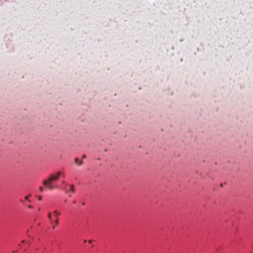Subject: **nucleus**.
<instances>
[{
    "mask_svg": "<svg viewBox=\"0 0 253 253\" xmlns=\"http://www.w3.org/2000/svg\"><path fill=\"white\" fill-rule=\"evenodd\" d=\"M60 176L64 177L63 173L61 171L57 172L56 174H51L47 180L43 181V184L49 190L58 188V185L53 181L57 180Z\"/></svg>",
    "mask_w": 253,
    "mask_h": 253,
    "instance_id": "nucleus-1",
    "label": "nucleus"
},
{
    "mask_svg": "<svg viewBox=\"0 0 253 253\" xmlns=\"http://www.w3.org/2000/svg\"><path fill=\"white\" fill-rule=\"evenodd\" d=\"M75 163L78 164L79 166H81L83 164V162L82 161L79 162L78 158H76L75 159Z\"/></svg>",
    "mask_w": 253,
    "mask_h": 253,
    "instance_id": "nucleus-2",
    "label": "nucleus"
},
{
    "mask_svg": "<svg viewBox=\"0 0 253 253\" xmlns=\"http://www.w3.org/2000/svg\"><path fill=\"white\" fill-rule=\"evenodd\" d=\"M58 224V218L57 217L56 219V221H55L54 222V224L52 225V228L53 229H54L55 227L56 226H57Z\"/></svg>",
    "mask_w": 253,
    "mask_h": 253,
    "instance_id": "nucleus-3",
    "label": "nucleus"
},
{
    "mask_svg": "<svg viewBox=\"0 0 253 253\" xmlns=\"http://www.w3.org/2000/svg\"><path fill=\"white\" fill-rule=\"evenodd\" d=\"M70 187H71L70 190H71V192L74 193L75 192V189L74 187V185H70Z\"/></svg>",
    "mask_w": 253,
    "mask_h": 253,
    "instance_id": "nucleus-4",
    "label": "nucleus"
},
{
    "mask_svg": "<svg viewBox=\"0 0 253 253\" xmlns=\"http://www.w3.org/2000/svg\"><path fill=\"white\" fill-rule=\"evenodd\" d=\"M47 217L48 218H49V220H51V213L49 212L47 214Z\"/></svg>",
    "mask_w": 253,
    "mask_h": 253,
    "instance_id": "nucleus-5",
    "label": "nucleus"
},
{
    "mask_svg": "<svg viewBox=\"0 0 253 253\" xmlns=\"http://www.w3.org/2000/svg\"><path fill=\"white\" fill-rule=\"evenodd\" d=\"M54 213L55 214L56 216L60 214V213L57 211H54Z\"/></svg>",
    "mask_w": 253,
    "mask_h": 253,
    "instance_id": "nucleus-6",
    "label": "nucleus"
},
{
    "mask_svg": "<svg viewBox=\"0 0 253 253\" xmlns=\"http://www.w3.org/2000/svg\"><path fill=\"white\" fill-rule=\"evenodd\" d=\"M39 189L41 192L43 191V188L42 187H40Z\"/></svg>",
    "mask_w": 253,
    "mask_h": 253,
    "instance_id": "nucleus-7",
    "label": "nucleus"
},
{
    "mask_svg": "<svg viewBox=\"0 0 253 253\" xmlns=\"http://www.w3.org/2000/svg\"><path fill=\"white\" fill-rule=\"evenodd\" d=\"M30 196H31V195H30L29 196H25V199L28 200V197H30Z\"/></svg>",
    "mask_w": 253,
    "mask_h": 253,
    "instance_id": "nucleus-8",
    "label": "nucleus"
},
{
    "mask_svg": "<svg viewBox=\"0 0 253 253\" xmlns=\"http://www.w3.org/2000/svg\"><path fill=\"white\" fill-rule=\"evenodd\" d=\"M38 199H39V200H42V197H41V196H39V197H38Z\"/></svg>",
    "mask_w": 253,
    "mask_h": 253,
    "instance_id": "nucleus-9",
    "label": "nucleus"
},
{
    "mask_svg": "<svg viewBox=\"0 0 253 253\" xmlns=\"http://www.w3.org/2000/svg\"><path fill=\"white\" fill-rule=\"evenodd\" d=\"M82 158H84V159L85 158V155H83Z\"/></svg>",
    "mask_w": 253,
    "mask_h": 253,
    "instance_id": "nucleus-10",
    "label": "nucleus"
},
{
    "mask_svg": "<svg viewBox=\"0 0 253 253\" xmlns=\"http://www.w3.org/2000/svg\"><path fill=\"white\" fill-rule=\"evenodd\" d=\"M220 185V187H222L223 186V184L221 183Z\"/></svg>",
    "mask_w": 253,
    "mask_h": 253,
    "instance_id": "nucleus-11",
    "label": "nucleus"
},
{
    "mask_svg": "<svg viewBox=\"0 0 253 253\" xmlns=\"http://www.w3.org/2000/svg\"><path fill=\"white\" fill-rule=\"evenodd\" d=\"M91 242H92V241H91V240H89V241H88V243H90H90H91Z\"/></svg>",
    "mask_w": 253,
    "mask_h": 253,
    "instance_id": "nucleus-12",
    "label": "nucleus"
},
{
    "mask_svg": "<svg viewBox=\"0 0 253 253\" xmlns=\"http://www.w3.org/2000/svg\"><path fill=\"white\" fill-rule=\"evenodd\" d=\"M29 208H32V207L31 205H29Z\"/></svg>",
    "mask_w": 253,
    "mask_h": 253,
    "instance_id": "nucleus-13",
    "label": "nucleus"
},
{
    "mask_svg": "<svg viewBox=\"0 0 253 253\" xmlns=\"http://www.w3.org/2000/svg\"><path fill=\"white\" fill-rule=\"evenodd\" d=\"M24 242H25V241H24V240L22 241V243H24Z\"/></svg>",
    "mask_w": 253,
    "mask_h": 253,
    "instance_id": "nucleus-14",
    "label": "nucleus"
},
{
    "mask_svg": "<svg viewBox=\"0 0 253 253\" xmlns=\"http://www.w3.org/2000/svg\"><path fill=\"white\" fill-rule=\"evenodd\" d=\"M62 182L63 183H65V181H64V180H63V181H62Z\"/></svg>",
    "mask_w": 253,
    "mask_h": 253,
    "instance_id": "nucleus-15",
    "label": "nucleus"
},
{
    "mask_svg": "<svg viewBox=\"0 0 253 253\" xmlns=\"http://www.w3.org/2000/svg\"><path fill=\"white\" fill-rule=\"evenodd\" d=\"M75 203H76V201H74L73 202V203H74V204H75Z\"/></svg>",
    "mask_w": 253,
    "mask_h": 253,
    "instance_id": "nucleus-16",
    "label": "nucleus"
}]
</instances>
